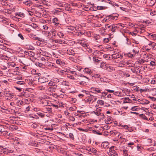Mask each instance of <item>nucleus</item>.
Segmentation results:
<instances>
[{
	"label": "nucleus",
	"instance_id": "nucleus-1",
	"mask_svg": "<svg viewBox=\"0 0 156 156\" xmlns=\"http://www.w3.org/2000/svg\"><path fill=\"white\" fill-rule=\"evenodd\" d=\"M117 28V27L114 25H111L108 26V31H112L111 33H109V34L110 38L111 39L113 37V36L112 35L113 33L115 32V30Z\"/></svg>",
	"mask_w": 156,
	"mask_h": 156
},
{
	"label": "nucleus",
	"instance_id": "nucleus-2",
	"mask_svg": "<svg viewBox=\"0 0 156 156\" xmlns=\"http://www.w3.org/2000/svg\"><path fill=\"white\" fill-rule=\"evenodd\" d=\"M94 38L98 43L101 42L102 41L103 42V43L107 42V38H105L102 39L99 35L95 34L94 36Z\"/></svg>",
	"mask_w": 156,
	"mask_h": 156
},
{
	"label": "nucleus",
	"instance_id": "nucleus-3",
	"mask_svg": "<svg viewBox=\"0 0 156 156\" xmlns=\"http://www.w3.org/2000/svg\"><path fill=\"white\" fill-rule=\"evenodd\" d=\"M114 147V146H112L109 148V153L108 154H108L110 156H116L117 154L116 151L113 149Z\"/></svg>",
	"mask_w": 156,
	"mask_h": 156
},
{
	"label": "nucleus",
	"instance_id": "nucleus-4",
	"mask_svg": "<svg viewBox=\"0 0 156 156\" xmlns=\"http://www.w3.org/2000/svg\"><path fill=\"white\" fill-rule=\"evenodd\" d=\"M139 51V48L137 47H135L133 50V54H131L130 56L131 57H134L135 56H136Z\"/></svg>",
	"mask_w": 156,
	"mask_h": 156
},
{
	"label": "nucleus",
	"instance_id": "nucleus-5",
	"mask_svg": "<svg viewBox=\"0 0 156 156\" xmlns=\"http://www.w3.org/2000/svg\"><path fill=\"white\" fill-rule=\"evenodd\" d=\"M121 56V55H116L115 53H113L112 54H111V55L108 54V58H109L110 59H111L112 58L115 59L119 58L120 56Z\"/></svg>",
	"mask_w": 156,
	"mask_h": 156
},
{
	"label": "nucleus",
	"instance_id": "nucleus-6",
	"mask_svg": "<svg viewBox=\"0 0 156 156\" xmlns=\"http://www.w3.org/2000/svg\"><path fill=\"white\" fill-rule=\"evenodd\" d=\"M38 80V82L41 83L47 82L48 81V79L44 76L39 77Z\"/></svg>",
	"mask_w": 156,
	"mask_h": 156
},
{
	"label": "nucleus",
	"instance_id": "nucleus-7",
	"mask_svg": "<svg viewBox=\"0 0 156 156\" xmlns=\"http://www.w3.org/2000/svg\"><path fill=\"white\" fill-rule=\"evenodd\" d=\"M25 16V14L23 12H17L15 13L14 17L18 19L20 17L23 18Z\"/></svg>",
	"mask_w": 156,
	"mask_h": 156
},
{
	"label": "nucleus",
	"instance_id": "nucleus-8",
	"mask_svg": "<svg viewBox=\"0 0 156 156\" xmlns=\"http://www.w3.org/2000/svg\"><path fill=\"white\" fill-rule=\"evenodd\" d=\"M3 153L5 154H8L9 153H12L13 152V149L9 148H5L3 151Z\"/></svg>",
	"mask_w": 156,
	"mask_h": 156
},
{
	"label": "nucleus",
	"instance_id": "nucleus-9",
	"mask_svg": "<svg viewBox=\"0 0 156 156\" xmlns=\"http://www.w3.org/2000/svg\"><path fill=\"white\" fill-rule=\"evenodd\" d=\"M116 133H117V132L116 130H115L111 131L109 133L108 132V138H110V136H116Z\"/></svg>",
	"mask_w": 156,
	"mask_h": 156
},
{
	"label": "nucleus",
	"instance_id": "nucleus-10",
	"mask_svg": "<svg viewBox=\"0 0 156 156\" xmlns=\"http://www.w3.org/2000/svg\"><path fill=\"white\" fill-rule=\"evenodd\" d=\"M131 70L133 73L135 74H138L140 73V69L137 67H133L131 69Z\"/></svg>",
	"mask_w": 156,
	"mask_h": 156
},
{
	"label": "nucleus",
	"instance_id": "nucleus-11",
	"mask_svg": "<svg viewBox=\"0 0 156 156\" xmlns=\"http://www.w3.org/2000/svg\"><path fill=\"white\" fill-rule=\"evenodd\" d=\"M24 54L30 57H33L35 55V53L33 52L29 51H26L24 52Z\"/></svg>",
	"mask_w": 156,
	"mask_h": 156
},
{
	"label": "nucleus",
	"instance_id": "nucleus-12",
	"mask_svg": "<svg viewBox=\"0 0 156 156\" xmlns=\"http://www.w3.org/2000/svg\"><path fill=\"white\" fill-rule=\"evenodd\" d=\"M58 30H57V34L58 36L61 38H64L65 35L62 31L60 30V29H58Z\"/></svg>",
	"mask_w": 156,
	"mask_h": 156
},
{
	"label": "nucleus",
	"instance_id": "nucleus-13",
	"mask_svg": "<svg viewBox=\"0 0 156 156\" xmlns=\"http://www.w3.org/2000/svg\"><path fill=\"white\" fill-rule=\"evenodd\" d=\"M83 71L84 73H87L90 75H91L92 74L93 72L89 68H85L83 70Z\"/></svg>",
	"mask_w": 156,
	"mask_h": 156
},
{
	"label": "nucleus",
	"instance_id": "nucleus-14",
	"mask_svg": "<svg viewBox=\"0 0 156 156\" xmlns=\"http://www.w3.org/2000/svg\"><path fill=\"white\" fill-rule=\"evenodd\" d=\"M66 53L68 54L72 55H74L75 54V53L73 49H67Z\"/></svg>",
	"mask_w": 156,
	"mask_h": 156
},
{
	"label": "nucleus",
	"instance_id": "nucleus-15",
	"mask_svg": "<svg viewBox=\"0 0 156 156\" xmlns=\"http://www.w3.org/2000/svg\"><path fill=\"white\" fill-rule=\"evenodd\" d=\"M67 30H68L67 31V32H71V31H75V28L74 27L72 26L68 27H67Z\"/></svg>",
	"mask_w": 156,
	"mask_h": 156
},
{
	"label": "nucleus",
	"instance_id": "nucleus-16",
	"mask_svg": "<svg viewBox=\"0 0 156 156\" xmlns=\"http://www.w3.org/2000/svg\"><path fill=\"white\" fill-rule=\"evenodd\" d=\"M100 67L103 69H107V66L106 62L104 61H103L101 62Z\"/></svg>",
	"mask_w": 156,
	"mask_h": 156
},
{
	"label": "nucleus",
	"instance_id": "nucleus-17",
	"mask_svg": "<svg viewBox=\"0 0 156 156\" xmlns=\"http://www.w3.org/2000/svg\"><path fill=\"white\" fill-rule=\"evenodd\" d=\"M41 51L40 52V53L41 55L43 56H45L46 57H49L50 54L49 53L46 52V51H44L42 50H41Z\"/></svg>",
	"mask_w": 156,
	"mask_h": 156
},
{
	"label": "nucleus",
	"instance_id": "nucleus-18",
	"mask_svg": "<svg viewBox=\"0 0 156 156\" xmlns=\"http://www.w3.org/2000/svg\"><path fill=\"white\" fill-rule=\"evenodd\" d=\"M117 19V16H113L112 15L108 16V20L112 19L113 20H116Z\"/></svg>",
	"mask_w": 156,
	"mask_h": 156
},
{
	"label": "nucleus",
	"instance_id": "nucleus-19",
	"mask_svg": "<svg viewBox=\"0 0 156 156\" xmlns=\"http://www.w3.org/2000/svg\"><path fill=\"white\" fill-rule=\"evenodd\" d=\"M101 147L104 149L106 150L107 149V142H103L101 144Z\"/></svg>",
	"mask_w": 156,
	"mask_h": 156
},
{
	"label": "nucleus",
	"instance_id": "nucleus-20",
	"mask_svg": "<svg viewBox=\"0 0 156 156\" xmlns=\"http://www.w3.org/2000/svg\"><path fill=\"white\" fill-rule=\"evenodd\" d=\"M79 43L82 46L84 47H87L88 44L86 41H80L79 42Z\"/></svg>",
	"mask_w": 156,
	"mask_h": 156
},
{
	"label": "nucleus",
	"instance_id": "nucleus-21",
	"mask_svg": "<svg viewBox=\"0 0 156 156\" xmlns=\"http://www.w3.org/2000/svg\"><path fill=\"white\" fill-rule=\"evenodd\" d=\"M92 89L93 90L95 91L96 93H101L102 91L101 89L98 88L94 87L92 88Z\"/></svg>",
	"mask_w": 156,
	"mask_h": 156
},
{
	"label": "nucleus",
	"instance_id": "nucleus-22",
	"mask_svg": "<svg viewBox=\"0 0 156 156\" xmlns=\"http://www.w3.org/2000/svg\"><path fill=\"white\" fill-rule=\"evenodd\" d=\"M29 36L30 38L33 39L34 40H38L39 41L40 40V38L39 37H37L36 35H35L32 34H30Z\"/></svg>",
	"mask_w": 156,
	"mask_h": 156
},
{
	"label": "nucleus",
	"instance_id": "nucleus-23",
	"mask_svg": "<svg viewBox=\"0 0 156 156\" xmlns=\"http://www.w3.org/2000/svg\"><path fill=\"white\" fill-rule=\"evenodd\" d=\"M150 103V101L145 99H143L141 100L140 104L142 105H147Z\"/></svg>",
	"mask_w": 156,
	"mask_h": 156
},
{
	"label": "nucleus",
	"instance_id": "nucleus-24",
	"mask_svg": "<svg viewBox=\"0 0 156 156\" xmlns=\"http://www.w3.org/2000/svg\"><path fill=\"white\" fill-rule=\"evenodd\" d=\"M1 134L4 136H7L8 135L9 136L10 133H8V132L6 131H2V132H0Z\"/></svg>",
	"mask_w": 156,
	"mask_h": 156
},
{
	"label": "nucleus",
	"instance_id": "nucleus-25",
	"mask_svg": "<svg viewBox=\"0 0 156 156\" xmlns=\"http://www.w3.org/2000/svg\"><path fill=\"white\" fill-rule=\"evenodd\" d=\"M84 35L85 36L90 37L91 35V33L90 31H83Z\"/></svg>",
	"mask_w": 156,
	"mask_h": 156
},
{
	"label": "nucleus",
	"instance_id": "nucleus-26",
	"mask_svg": "<svg viewBox=\"0 0 156 156\" xmlns=\"http://www.w3.org/2000/svg\"><path fill=\"white\" fill-rule=\"evenodd\" d=\"M56 63L62 66L63 65V64L64 62H63L61 60V59H58L56 60Z\"/></svg>",
	"mask_w": 156,
	"mask_h": 156
},
{
	"label": "nucleus",
	"instance_id": "nucleus-27",
	"mask_svg": "<svg viewBox=\"0 0 156 156\" xmlns=\"http://www.w3.org/2000/svg\"><path fill=\"white\" fill-rule=\"evenodd\" d=\"M111 51V53L110 54L111 55L113 53H115V51L113 50V48L112 47H109V46H108V51Z\"/></svg>",
	"mask_w": 156,
	"mask_h": 156
},
{
	"label": "nucleus",
	"instance_id": "nucleus-28",
	"mask_svg": "<svg viewBox=\"0 0 156 156\" xmlns=\"http://www.w3.org/2000/svg\"><path fill=\"white\" fill-rule=\"evenodd\" d=\"M148 36L150 37H151L154 40H156V34L150 33L148 34Z\"/></svg>",
	"mask_w": 156,
	"mask_h": 156
},
{
	"label": "nucleus",
	"instance_id": "nucleus-29",
	"mask_svg": "<svg viewBox=\"0 0 156 156\" xmlns=\"http://www.w3.org/2000/svg\"><path fill=\"white\" fill-rule=\"evenodd\" d=\"M76 30L80 31L81 29L82 26L80 25H77L74 27Z\"/></svg>",
	"mask_w": 156,
	"mask_h": 156
},
{
	"label": "nucleus",
	"instance_id": "nucleus-30",
	"mask_svg": "<svg viewBox=\"0 0 156 156\" xmlns=\"http://www.w3.org/2000/svg\"><path fill=\"white\" fill-rule=\"evenodd\" d=\"M124 99V100L123 101L124 103H129L130 102V101H131L129 98H121V99Z\"/></svg>",
	"mask_w": 156,
	"mask_h": 156
},
{
	"label": "nucleus",
	"instance_id": "nucleus-31",
	"mask_svg": "<svg viewBox=\"0 0 156 156\" xmlns=\"http://www.w3.org/2000/svg\"><path fill=\"white\" fill-rule=\"evenodd\" d=\"M3 13L10 14L11 13V11L8 9H4L3 10Z\"/></svg>",
	"mask_w": 156,
	"mask_h": 156
},
{
	"label": "nucleus",
	"instance_id": "nucleus-32",
	"mask_svg": "<svg viewBox=\"0 0 156 156\" xmlns=\"http://www.w3.org/2000/svg\"><path fill=\"white\" fill-rule=\"evenodd\" d=\"M93 61L96 62H99L101 61V59L100 58L93 57Z\"/></svg>",
	"mask_w": 156,
	"mask_h": 156
},
{
	"label": "nucleus",
	"instance_id": "nucleus-33",
	"mask_svg": "<svg viewBox=\"0 0 156 156\" xmlns=\"http://www.w3.org/2000/svg\"><path fill=\"white\" fill-rule=\"evenodd\" d=\"M31 1L30 0L23 2V3L27 6H30L31 4Z\"/></svg>",
	"mask_w": 156,
	"mask_h": 156
},
{
	"label": "nucleus",
	"instance_id": "nucleus-34",
	"mask_svg": "<svg viewBox=\"0 0 156 156\" xmlns=\"http://www.w3.org/2000/svg\"><path fill=\"white\" fill-rule=\"evenodd\" d=\"M1 58L2 59L5 60H9L10 58V57L5 55H2Z\"/></svg>",
	"mask_w": 156,
	"mask_h": 156
},
{
	"label": "nucleus",
	"instance_id": "nucleus-35",
	"mask_svg": "<svg viewBox=\"0 0 156 156\" xmlns=\"http://www.w3.org/2000/svg\"><path fill=\"white\" fill-rule=\"evenodd\" d=\"M106 30V29L102 28L101 32L102 35L104 36L105 35L107 34V32L105 31Z\"/></svg>",
	"mask_w": 156,
	"mask_h": 156
},
{
	"label": "nucleus",
	"instance_id": "nucleus-36",
	"mask_svg": "<svg viewBox=\"0 0 156 156\" xmlns=\"http://www.w3.org/2000/svg\"><path fill=\"white\" fill-rule=\"evenodd\" d=\"M125 128L127 130V131L132 132L133 131V129L132 128L130 127H129L125 125L124 126Z\"/></svg>",
	"mask_w": 156,
	"mask_h": 156
},
{
	"label": "nucleus",
	"instance_id": "nucleus-37",
	"mask_svg": "<svg viewBox=\"0 0 156 156\" xmlns=\"http://www.w3.org/2000/svg\"><path fill=\"white\" fill-rule=\"evenodd\" d=\"M139 117L141 118H142L146 120H148V119L147 117L144 114H140L139 115Z\"/></svg>",
	"mask_w": 156,
	"mask_h": 156
},
{
	"label": "nucleus",
	"instance_id": "nucleus-38",
	"mask_svg": "<svg viewBox=\"0 0 156 156\" xmlns=\"http://www.w3.org/2000/svg\"><path fill=\"white\" fill-rule=\"evenodd\" d=\"M61 84L63 86H69V83L68 82L66 81H62L61 83Z\"/></svg>",
	"mask_w": 156,
	"mask_h": 156
},
{
	"label": "nucleus",
	"instance_id": "nucleus-39",
	"mask_svg": "<svg viewBox=\"0 0 156 156\" xmlns=\"http://www.w3.org/2000/svg\"><path fill=\"white\" fill-rule=\"evenodd\" d=\"M28 145L36 147L37 146V144L36 143L32 141L29 143Z\"/></svg>",
	"mask_w": 156,
	"mask_h": 156
},
{
	"label": "nucleus",
	"instance_id": "nucleus-40",
	"mask_svg": "<svg viewBox=\"0 0 156 156\" xmlns=\"http://www.w3.org/2000/svg\"><path fill=\"white\" fill-rule=\"evenodd\" d=\"M80 32H77L76 33V34L77 36L80 37L84 35L83 31H80Z\"/></svg>",
	"mask_w": 156,
	"mask_h": 156
},
{
	"label": "nucleus",
	"instance_id": "nucleus-41",
	"mask_svg": "<svg viewBox=\"0 0 156 156\" xmlns=\"http://www.w3.org/2000/svg\"><path fill=\"white\" fill-rule=\"evenodd\" d=\"M52 22L54 24L59 22V20L57 18L55 17L52 19Z\"/></svg>",
	"mask_w": 156,
	"mask_h": 156
},
{
	"label": "nucleus",
	"instance_id": "nucleus-42",
	"mask_svg": "<svg viewBox=\"0 0 156 156\" xmlns=\"http://www.w3.org/2000/svg\"><path fill=\"white\" fill-rule=\"evenodd\" d=\"M55 42H58V43H59V44H66L65 41L62 40L60 39L58 40H56L55 41Z\"/></svg>",
	"mask_w": 156,
	"mask_h": 156
},
{
	"label": "nucleus",
	"instance_id": "nucleus-43",
	"mask_svg": "<svg viewBox=\"0 0 156 156\" xmlns=\"http://www.w3.org/2000/svg\"><path fill=\"white\" fill-rule=\"evenodd\" d=\"M0 48L1 49H2L5 51H6L8 49V48H7V47L3 44H0Z\"/></svg>",
	"mask_w": 156,
	"mask_h": 156
},
{
	"label": "nucleus",
	"instance_id": "nucleus-44",
	"mask_svg": "<svg viewBox=\"0 0 156 156\" xmlns=\"http://www.w3.org/2000/svg\"><path fill=\"white\" fill-rule=\"evenodd\" d=\"M23 104V101H22L19 100L17 101L16 103L17 105L18 106H20V105H22Z\"/></svg>",
	"mask_w": 156,
	"mask_h": 156
},
{
	"label": "nucleus",
	"instance_id": "nucleus-45",
	"mask_svg": "<svg viewBox=\"0 0 156 156\" xmlns=\"http://www.w3.org/2000/svg\"><path fill=\"white\" fill-rule=\"evenodd\" d=\"M115 69L113 67L110 66L108 67V71L111 72L115 71Z\"/></svg>",
	"mask_w": 156,
	"mask_h": 156
},
{
	"label": "nucleus",
	"instance_id": "nucleus-46",
	"mask_svg": "<svg viewBox=\"0 0 156 156\" xmlns=\"http://www.w3.org/2000/svg\"><path fill=\"white\" fill-rule=\"evenodd\" d=\"M127 64L128 66L129 67H133L135 65V64L134 63L131 62H127Z\"/></svg>",
	"mask_w": 156,
	"mask_h": 156
},
{
	"label": "nucleus",
	"instance_id": "nucleus-47",
	"mask_svg": "<svg viewBox=\"0 0 156 156\" xmlns=\"http://www.w3.org/2000/svg\"><path fill=\"white\" fill-rule=\"evenodd\" d=\"M9 0H2V4L3 5H4L5 6H6L8 5V4L6 2V1H8Z\"/></svg>",
	"mask_w": 156,
	"mask_h": 156
},
{
	"label": "nucleus",
	"instance_id": "nucleus-48",
	"mask_svg": "<svg viewBox=\"0 0 156 156\" xmlns=\"http://www.w3.org/2000/svg\"><path fill=\"white\" fill-rule=\"evenodd\" d=\"M93 132L95 134H97L99 135L101 134V133H100V132L98 130H94L93 131Z\"/></svg>",
	"mask_w": 156,
	"mask_h": 156
},
{
	"label": "nucleus",
	"instance_id": "nucleus-49",
	"mask_svg": "<svg viewBox=\"0 0 156 156\" xmlns=\"http://www.w3.org/2000/svg\"><path fill=\"white\" fill-rule=\"evenodd\" d=\"M69 137L70 138V139L73 140H74V135L72 133H69Z\"/></svg>",
	"mask_w": 156,
	"mask_h": 156
},
{
	"label": "nucleus",
	"instance_id": "nucleus-50",
	"mask_svg": "<svg viewBox=\"0 0 156 156\" xmlns=\"http://www.w3.org/2000/svg\"><path fill=\"white\" fill-rule=\"evenodd\" d=\"M55 24V27H57V28H61V24H60L59 22L58 23H57L55 24Z\"/></svg>",
	"mask_w": 156,
	"mask_h": 156
},
{
	"label": "nucleus",
	"instance_id": "nucleus-51",
	"mask_svg": "<svg viewBox=\"0 0 156 156\" xmlns=\"http://www.w3.org/2000/svg\"><path fill=\"white\" fill-rule=\"evenodd\" d=\"M86 82L84 81H82L78 82L77 83L82 85H85L86 84Z\"/></svg>",
	"mask_w": 156,
	"mask_h": 156
},
{
	"label": "nucleus",
	"instance_id": "nucleus-52",
	"mask_svg": "<svg viewBox=\"0 0 156 156\" xmlns=\"http://www.w3.org/2000/svg\"><path fill=\"white\" fill-rule=\"evenodd\" d=\"M27 48L28 49L30 50H34L35 49L34 48L32 45H28L27 47Z\"/></svg>",
	"mask_w": 156,
	"mask_h": 156
},
{
	"label": "nucleus",
	"instance_id": "nucleus-53",
	"mask_svg": "<svg viewBox=\"0 0 156 156\" xmlns=\"http://www.w3.org/2000/svg\"><path fill=\"white\" fill-rule=\"evenodd\" d=\"M117 26H118V27L120 29L123 28L124 27V24L122 23H119L117 24Z\"/></svg>",
	"mask_w": 156,
	"mask_h": 156
},
{
	"label": "nucleus",
	"instance_id": "nucleus-54",
	"mask_svg": "<svg viewBox=\"0 0 156 156\" xmlns=\"http://www.w3.org/2000/svg\"><path fill=\"white\" fill-rule=\"evenodd\" d=\"M124 96V94L121 92H118V96L119 97H123Z\"/></svg>",
	"mask_w": 156,
	"mask_h": 156
},
{
	"label": "nucleus",
	"instance_id": "nucleus-55",
	"mask_svg": "<svg viewBox=\"0 0 156 156\" xmlns=\"http://www.w3.org/2000/svg\"><path fill=\"white\" fill-rule=\"evenodd\" d=\"M67 77L68 78H69L70 79H72L73 80L75 79V78H74V77L73 76L70 75H68L67 76Z\"/></svg>",
	"mask_w": 156,
	"mask_h": 156
},
{
	"label": "nucleus",
	"instance_id": "nucleus-56",
	"mask_svg": "<svg viewBox=\"0 0 156 156\" xmlns=\"http://www.w3.org/2000/svg\"><path fill=\"white\" fill-rule=\"evenodd\" d=\"M17 84L19 85H23L25 84V82L22 81H19L16 82Z\"/></svg>",
	"mask_w": 156,
	"mask_h": 156
},
{
	"label": "nucleus",
	"instance_id": "nucleus-57",
	"mask_svg": "<svg viewBox=\"0 0 156 156\" xmlns=\"http://www.w3.org/2000/svg\"><path fill=\"white\" fill-rule=\"evenodd\" d=\"M31 127L35 129L37 127V125L36 123L34 122L31 125Z\"/></svg>",
	"mask_w": 156,
	"mask_h": 156
},
{
	"label": "nucleus",
	"instance_id": "nucleus-58",
	"mask_svg": "<svg viewBox=\"0 0 156 156\" xmlns=\"http://www.w3.org/2000/svg\"><path fill=\"white\" fill-rule=\"evenodd\" d=\"M45 109H46V111L48 112H51L52 110L51 108H50L48 107H45Z\"/></svg>",
	"mask_w": 156,
	"mask_h": 156
},
{
	"label": "nucleus",
	"instance_id": "nucleus-59",
	"mask_svg": "<svg viewBox=\"0 0 156 156\" xmlns=\"http://www.w3.org/2000/svg\"><path fill=\"white\" fill-rule=\"evenodd\" d=\"M123 155L124 156H128L127 151L124 149L123 150Z\"/></svg>",
	"mask_w": 156,
	"mask_h": 156
},
{
	"label": "nucleus",
	"instance_id": "nucleus-60",
	"mask_svg": "<svg viewBox=\"0 0 156 156\" xmlns=\"http://www.w3.org/2000/svg\"><path fill=\"white\" fill-rule=\"evenodd\" d=\"M56 4L59 7H63V4L61 2H58L56 3Z\"/></svg>",
	"mask_w": 156,
	"mask_h": 156
},
{
	"label": "nucleus",
	"instance_id": "nucleus-61",
	"mask_svg": "<svg viewBox=\"0 0 156 156\" xmlns=\"http://www.w3.org/2000/svg\"><path fill=\"white\" fill-rule=\"evenodd\" d=\"M37 114L40 116V117L41 118H43L44 116V115L43 114V113L40 112H38Z\"/></svg>",
	"mask_w": 156,
	"mask_h": 156
},
{
	"label": "nucleus",
	"instance_id": "nucleus-62",
	"mask_svg": "<svg viewBox=\"0 0 156 156\" xmlns=\"http://www.w3.org/2000/svg\"><path fill=\"white\" fill-rule=\"evenodd\" d=\"M97 103L100 105H102L104 104V101L102 100H99L97 101Z\"/></svg>",
	"mask_w": 156,
	"mask_h": 156
},
{
	"label": "nucleus",
	"instance_id": "nucleus-63",
	"mask_svg": "<svg viewBox=\"0 0 156 156\" xmlns=\"http://www.w3.org/2000/svg\"><path fill=\"white\" fill-rule=\"evenodd\" d=\"M96 151L97 150L95 148L93 147L91 148V150L90 152H91V153H93L94 154L96 153Z\"/></svg>",
	"mask_w": 156,
	"mask_h": 156
},
{
	"label": "nucleus",
	"instance_id": "nucleus-64",
	"mask_svg": "<svg viewBox=\"0 0 156 156\" xmlns=\"http://www.w3.org/2000/svg\"><path fill=\"white\" fill-rule=\"evenodd\" d=\"M151 84H156V79L152 80L151 82Z\"/></svg>",
	"mask_w": 156,
	"mask_h": 156
}]
</instances>
